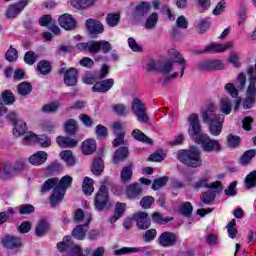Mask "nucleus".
<instances>
[{
	"mask_svg": "<svg viewBox=\"0 0 256 256\" xmlns=\"http://www.w3.org/2000/svg\"><path fill=\"white\" fill-rule=\"evenodd\" d=\"M132 137L136 141H141L142 143H147L148 145L153 144V140H151V138L147 137V135H145V133H143L139 129H135V130L132 131Z\"/></svg>",
	"mask_w": 256,
	"mask_h": 256,
	"instance_id": "33",
	"label": "nucleus"
},
{
	"mask_svg": "<svg viewBox=\"0 0 256 256\" xmlns=\"http://www.w3.org/2000/svg\"><path fill=\"white\" fill-rule=\"evenodd\" d=\"M64 83L68 87H74V85H77V69L70 68L65 72Z\"/></svg>",
	"mask_w": 256,
	"mask_h": 256,
	"instance_id": "21",
	"label": "nucleus"
},
{
	"mask_svg": "<svg viewBox=\"0 0 256 256\" xmlns=\"http://www.w3.org/2000/svg\"><path fill=\"white\" fill-rule=\"evenodd\" d=\"M93 251V248L91 247H87L85 250H84V253H83V249H81V247L79 246H74L72 248V255L73 256H89L91 255Z\"/></svg>",
	"mask_w": 256,
	"mask_h": 256,
	"instance_id": "41",
	"label": "nucleus"
},
{
	"mask_svg": "<svg viewBox=\"0 0 256 256\" xmlns=\"http://www.w3.org/2000/svg\"><path fill=\"white\" fill-rule=\"evenodd\" d=\"M205 65H206V69L208 70L214 69L215 71H219L221 69H225V65L221 60H214L211 62H207Z\"/></svg>",
	"mask_w": 256,
	"mask_h": 256,
	"instance_id": "44",
	"label": "nucleus"
},
{
	"mask_svg": "<svg viewBox=\"0 0 256 256\" xmlns=\"http://www.w3.org/2000/svg\"><path fill=\"white\" fill-rule=\"evenodd\" d=\"M201 201H203L206 205L213 203V201H215V192L211 190L204 192L201 196Z\"/></svg>",
	"mask_w": 256,
	"mask_h": 256,
	"instance_id": "47",
	"label": "nucleus"
},
{
	"mask_svg": "<svg viewBox=\"0 0 256 256\" xmlns=\"http://www.w3.org/2000/svg\"><path fill=\"white\" fill-rule=\"evenodd\" d=\"M151 9V4L147 2H142L139 6L136 8V13L138 16L143 17L149 13V10Z\"/></svg>",
	"mask_w": 256,
	"mask_h": 256,
	"instance_id": "43",
	"label": "nucleus"
},
{
	"mask_svg": "<svg viewBox=\"0 0 256 256\" xmlns=\"http://www.w3.org/2000/svg\"><path fill=\"white\" fill-rule=\"evenodd\" d=\"M95 133L98 139H105L108 135L107 127L99 124L96 126Z\"/></svg>",
	"mask_w": 256,
	"mask_h": 256,
	"instance_id": "52",
	"label": "nucleus"
},
{
	"mask_svg": "<svg viewBox=\"0 0 256 256\" xmlns=\"http://www.w3.org/2000/svg\"><path fill=\"white\" fill-rule=\"evenodd\" d=\"M36 143H39L41 147H51V138L41 135L40 137L37 136V141Z\"/></svg>",
	"mask_w": 256,
	"mask_h": 256,
	"instance_id": "60",
	"label": "nucleus"
},
{
	"mask_svg": "<svg viewBox=\"0 0 256 256\" xmlns=\"http://www.w3.org/2000/svg\"><path fill=\"white\" fill-rule=\"evenodd\" d=\"M133 177V163L124 166L120 172V179L122 183H129Z\"/></svg>",
	"mask_w": 256,
	"mask_h": 256,
	"instance_id": "24",
	"label": "nucleus"
},
{
	"mask_svg": "<svg viewBox=\"0 0 256 256\" xmlns=\"http://www.w3.org/2000/svg\"><path fill=\"white\" fill-rule=\"evenodd\" d=\"M1 97L5 105H13V103H15V95H13V92H11V90L3 91Z\"/></svg>",
	"mask_w": 256,
	"mask_h": 256,
	"instance_id": "36",
	"label": "nucleus"
},
{
	"mask_svg": "<svg viewBox=\"0 0 256 256\" xmlns=\"http://www.w3.org/2000/svg\"><path fill=\"white\" fill-rule=\"evenodd\" d=\"M161 247H173L177 243V236L171 232H164L158 238Z\"/></svg>",
	"mask_w": 256,
	"mask_h": 256,
	"instance_id": "13",
	"label": "nucleus"
},
{
	"mask_svg": "<svg viewBox=\"0 0 256 256\" xmlns=\"http://www.w3.org/2000/svg\"><path fill=\"white\" fill-rule=\"evenodd\" d=\"M223 123L225 121H216V122H210L209 125V132L214 136L217 137L221 135V131H223Z\"/></svg>",
	"mask_w": 256,
	"mask_h": 256,
	"instance_id": "32",
	"label": "nucleus"
},
{
	"mask_svg": "<svg viewBox=\"0 0 256 256\" xmlns=\"http://www.w3.org/2000/svg\"><path fill=\"white\" fill-rule=\"evenodd\" d=\"M129 157V148L127 147H121L118 150L115 151L113 162L115 164L121 163V161H125Z\"/></svg>",
	"mask_w": 256,
	"mask_h": 256,
	"instance_id": "29",
	"label": "nucleus"
},
{
	"mask_svg": "<svg viewBox=\"0 0 256 256\" xmlns=\"http://www.w3.org/2000/svg\"><path fill=\"white\" fill-rule=\"evenodd\" d=\"M94 203L98 211H103L105 207H107V203H109V191L107 190V186H105V184H101L94 199Z\"/></svg>",
	"mask_w": 256,
	"mask_h": 256,
	"instance_id": "6",
	"label": "nucleus"
},
{
	"mask_svg": "<svg viewBox=\"0 0 256 256\" xmlns=\"http://www.w3.org/2000/svg\"><path fill=\"white\" fill-rule=\"evenodd\" d=\"M189 129L188 135L198 143V145H202L203 151L206 153H213L221 151V144L219 141L212 140L211 137L207 134H201V124H199V115L191 114L188 117Z\"/></svg>",
	"mask_w": 256,
	"mask_h": 256,
	"instance_id": "1",
	"label": "nucleus"
},
{
	"mask_svg": "<svg viewBox=\"0 0 256 256\" xmlns=\"http://www.w3.org/2000/svg\"><path fill=\"white\" fill-rule=\"evenodd\" d=\"M25 169V164L20 162L16 167L12 169L9 164H0V179H9L15 173H19V171H23Z\"/></svg>",
	"mask_w": 256,
	"mask_h": 256,
	"instance_id": "8",
	"label": "nucleus"
},
{
	"mask_svg": "<svg viewBox=\"0 0 256 256\" xmlns=\"http://www.w3.org/2000/svg\"><path fill=\"white\" fill-rule=\"evenodd\" d=\"M74 221L76 223H85L84 225H89L91 223V214L84 213L81 209H77L74 214Z\"/></svg>",
	"mask_w": 256,
	"mask_h": 256,
	"instance_id": "27",
	"label": "nucleus"
},
{
	"mask_svg": "<svg viewBox=\"0 0 256 256\" xmlns=\"http://www.w3.org/2000/svg\"><path fill=\"white\" fill-rule=\"evenodd\" d=\"M113 85H115V80L111 78L102 80L93 85L92 91L93 93H107V91H109Z\"/></svg>",
	"mask_w": 256,
	"mask_h": 256,
	"instance_id": "11",
	"label": "nucleus"
},
{
	"mask_svg": "<svg viewBox=\"0 0 256 256\" xmlns=\"http://www.w3.org/2000/svg\"><path fill=\"white\" fill-rule=\"evenodd\" d=\"M167 181H169V178L167 176L154 180L152 184V189L154 191H157L161 189V187H165V185H167Z\"/></svg>",
	"mask_w": 256,
	"mask_h": 256,
	"instance_id": "46",
	"label": "nucleus"
},
{
	"mask_svg": "<svg viewBox=\"0 0 256 256\" xmlns=\"http://www.w3.org/2000/svg\"><path fill=\"white\" fill-rule=\"evenodd\" d=\"M97 151V142L93 138H89L82 143L83 155H93Z\"/></svg>",
	"mask_w": 256,
	"mask_h": 256,
	"instance_id": "20",
	"label": "nucleus"
},
{
	"mask_svg": "<svg viewBox=\"0 0 256 256\" xmlns=\"http://www.w3.org/2000/svg\"><path fill=\"white\" fill-rule=\"evenodd\" d=\"M19 211L21 215H29V213H33L35 211V207L31 204H25L19 207Z\"/></svg>",
	"mask_w": 256,
	"mask_h": 256,
	"instance_id": "62",
	"label": "nucleus"
},
{
	"mask_svg": "<svg viewBox=\"0 0 256 256\" xmlns=\"http://www.w3.org/2000/svg\"><path fill=\"white\" fill-rule=\"evenodd\" d=\"M157 21H159V16H157V13L150 15L146 21V29H153L155 25H157Z\"/></svg>",
	"mask_w": 256,
	"mask_h": 256,
	"instance_id": "54",
	"label": "nucleus"
},
{
	"mask_svg": "<svg viewBox=\"0 0 256 256\" xmlns=\"http://www.w3.org/2000/svg\"><path fill=\"white\" fill-rule=\"evenodd\" d=\"M177 157L181 163H184V165H187L188 167L197 168L203 165L201 152L197 147H191L189 150H180Z\"/></svg>",
	"mask_w": 256,
	"mask_h": 256,
	"instance_id": "4",
	"label": "nucleus"
},
{
	"mask_svg": "<svg viewBox=\"0 0 256 256\" xmlns=\"http://www.w3.org/2000/svg\"><path fill=\"white\" fill-rule=\"evenodd\" d=\"M246 189H253V187H256V170L250 172L246 178Z\"/></svg>",
	"mask_w": 256,
	"mask_h": 256,
	"instance_id": "40",
	"label": "nucleus"
},
{
	"mask_svg": "<svg viewBox=\"0 0 256 256\" xmlns=\"http://www.w3.org/2000/svg\"><path fill=\"white\" fill-rule=\"evenodd\" d=\"M27 131V124L23 120H17L14 123L13 134L15 137H21V135H25Z\"/></svg>",
	"mask_w": 256,
	"mask_h": 256,
	"instance_id": "31",
	"label": "nucleus"
},
{
	"mask_svg": "<svg viewBox=\"0 0 256 256\" xmlns=\"http://www.w3.org/2000/svg\"><path fill=\"white\" fill-rule=\"evenodd\" d=\"M173 68H174L173 61L168 60L160 67V71L161 73H163V75H169V73L173 71Z\"/></svg>",
	"mask_w": 256,
	"mask_h": 256,
	"instance_id": "55",
	"label": "nucleus"
},
{
	"mask_svg": "<svg viewBox=\"0 0 256 256\" xmlns=\"http://www.w3.org/2000/svg\"><path fill=\"white\" fill-rule=\"evenodd\" d=\"M76 49L84 53H91V55H97L99 51H102V53H109V51H111L112 49V46L111 43H109V41L107 40H92L76 44Z\"/></svg>",
	"mask_w": 256,
	"mask_h": 256,
	"instance_id": "3",
	"label": "nucleus"
},
{
	"mask_svg": "<svg viewBox=\"0 0 256 256\" xmlns=\"http://www.w3.org/2000/svg\"><path fill=\"white\" fill-rule=\"evenodd\" d=\"M45 161H47V152L45 151H38L29 157V163H31V165H43Z\"/></svg>",
	"mask_w": 256,
	"mask_h": 256,
	"instance_id": "22",
	"label": "nucleus"
},
{
	"mask_svg": "<svg viewBox=\"0 0 256 256\" xmlns=\"http://www.w3.org/2000/svg\"><path fill=\"white\" fill-rule=\"evenodd\" d=\"M89 230V224L78 225L72 231V236L78 241H83L85 239V233Z\"/></svg>",
	"mask_w": 256,
	"mask_h": 256,
	"instance_id": "23",
	"label": "nucleus"
},
{
	"mask_svg": "<svg viewBox=\"0 0 256 256\" xmlns=\"http://www.w3.org/2000/svg\"><path fill=\"white\" fill-rule=\"evenodd\" d=\"M32 86L27 82H23L18 86L19 95H29L31 93Z\"/></svg>",
	"mask_w": 256,
	"mask_h": 256,
	"instance_id": "51",
	"label": "nucleus"
},
{
	"mask_svg": "<svg viewBox=\"0 0 256 256\" xmlns=\"http://www.w3.org/2000/svg\"><path fill=\"white\" fill-rule=\"evenodd\" d=\"M237 225V222L235 219H232L230 223L227 225V231L230 239H235L237 237V234L239 233L237 231V228H235Z\"/></svg>",
	"mask_w": 256,
	"mask_h": 256,
	"instance_id": "45",
	"label": "nucleus"
},
{
	"mask_svg": "<svg viewBox=\"0 0 256 256\" xmlns=\"http://www.w3.org/2000/svg\"><path fill=\"white\" fill-rule=\"evenodd\" d=\"M132 111L141 123H149V116H147V108L145 104L139 99H134L132 102Z\"/></svg>",
	"mask_w": 256,
	"mask_h": 256,
	"instance_id": "7",
	"label": "nucleus"
},
{
	"mask_svg": "<svg viewBox=\"0 0 256 256\" xmlns=\"http://www.w3.org/2000/svg\"><path fill=\"white\" fill-rule=\"evenodd\" d=\"M121 19V16L119 14H108L106 21L110 27H116V25H119V20Z\"/></svg>",
	"mask_w": 256,
	"mask_h": 256,
	"instance_id": "48",
	"label": "nucleus"
},
{
	"mask_svg": "<svg viewBox=\"0 0 256 256\" xmlns=\"http://www.w3.org/2000/svg\"><path fill=\"white\" fill-rule=\"evenodd\" d=\"M93 179L89 177H85L82 183V191L85 195H91L93 191H95V188L93 187Z\"/></svg>",
	"mask_w": 256,
	"mask_h": 256,
	"instance_id": "35",
	"label": "nucleus"
},
{
	"mask_svg": "<svg viewBox=\"0 0 256 256\" xmlns=\"http://www.w3.org/2000/svg\"><path fill=\"white\" fill-rule=\"evenodd\" d=\"M211 177L204 176L200 181L196 182V189H200V187H207V189H219L221 187V181L210 182Z\"/></svg>",
	"mask_w": 256,
	"mask_h": 256,
	"instance_id": "16",
	"label": "nucleus"
},
{
	"mask_svg": "<svg viewBox=\"0 0 256 256\" xmlns=\"http://www.w3.org/2000/svg\"><path fill=\"white\" fill-rule=\"evenodd\" d=\"M225 195L229 197L237 195V182L230 183L228 189L225 190Z\"/></svg>",
	"mask_w": 256,
	"mask_h": 256,
	"instance_id": "64",
	"label": "nucleus"
},
{
	"mask_svg": "<svg viewBox=\"0 0 256 256\" xmlns=\"http://www.w3.org/2000/svg\"><path fill=\"white\" fill-rule=\"evenodd\" d=\"M85 25L89 33H91L92 35H99L104 31L103 24H101L99 20L89 18L88 20H86Z\"/></svg>",
	"mask_w": 256,
	"mask_h": 256,
	"instance_id": "14",
	"label": "nucleus"
},
{
	"mask_svg": "<svg viewBox=\"0 0 256 256\" xmlns=\"http://www.w3.org/2000/svg\"><path fill=\"white\" fill-rule=\"evenodd\" d=\"M141 193H143V187L139 183H132L126 188L128 199H137Z\"/></svg>",
	"mask_w": 256,
	"mask_h": 256,
	"instance_id": "18",
	"label": "nucleus"
},
{
	"mask_svg": "<svg viewBox=\"0 0 256 256\" xmlns=\"http://www.w3.org/2000/svg\"><path fill=\"white\" fill-rule=\"evenodd\" d=\"M169 55L175 60L176 63L180 64V77H183L185 73V67H187L185 58H183V56L175 49L169 50Z\"/></svg>",
	"mask_w": 256,
	"mask_h": 256,
	"instance_id": "19",
	"label": "nucleus"
},
{
	"mask_svg": "<svg viewBox=\"0 0 256 256\" xmlns=\"http://www.w3.org/2000/svg\"><path fill=\"white\" fill-rule=\"evenodd\" d=\"M58 22L62 29L65 31H73V29H77V20L73 18L71 14H63L58 18Z\"/></svg>",
	"mask_w": 256,
	"mask_h": 256,
	"instance_id": "9",
	"label": "nucleus"
},
{
	"mask_svg": "<svg viewBox=\"0 0 256 256\" xmlns=\"http://www.w3.org/2000/svg\"><path fill=\"white\" fill-rule=\"evenodd\" d=\"M71 183H73V178L69 175L62 177L59 181L58 178L48 179L42 186V191H50L53 189V193L50 198V203L52 207L55 205H59L63 201V197H65V192L68 187H71Z\"/></svg>",
	"mask_w": 256,
	"mask_h": 256,
	"instance_id": "2",
	"label": "nucleus"
},
{
	"mask_svg": "<svg viewBox=\"0 0 256 256\" xmlns=\"http://www.w3.org/2000/svg\"><path fill=\"white\" fill-rule=\"evenodd\" d=\"M128 45L130 49H132L136 53H141V51H143V48L141 47V45H139L134 38L128 39Z\"/></svg>",
	"mask_w": 256,
	"mask_h": 256,
	"instance_id": "58",
	"label": "nucleus"
},
{
	"mask_svg": "<svg viewBox=\"0 0 256 256\" xmlns=\"http://www.w3.org/2000/svg\"><path fill=\"white\" fill-rule=\"evenodd\" d=\"M6 60L10 61V63H13V61H17V58L19 57L18 52L13 46H10V49L5 54Z\"/></svg>",
	"mask_w": 256,
	"mask_h": 256,
	"instance_id": "50",
	"label": "nucleus"
},
{
	"mask_svg": "<svg viewBox=\"0 0 256 256\" xmlns=\"http://www.w3.org/2000/svg\"><path fill=\"white\" fill-rule=\"evenodd\" d=\"M224 89L233 98H235V97H237L239 95V91H237V88L235 87V84H233V83H227L224 86Z\"/></svg>",
	"mask_w": 256,
	"mask_h": 256,
	"instance_id": "56",
	"label": "nucleus"
},
{
	"mask_svg": "<svg viewBox=\"0 0 256 256\" xmlns=\"http://www.w3.org/2000/svg\"><path fill=\"white\" fill-rule=\"evenodd\" d=\"M56 143H58L59 147H63L64 149L77 147L79 141L77 139L65 136H58L56 138Z\"/></svg>",
	"mask_w": 256,
	"mask_h": 256,
	"instance_id": "17",
	"label": "nucleus"
},
{
	"mask_svg": "<svg viewBox=\"0 0 256 256\" xmlns=\"http://www.w3.org/2000/svg\"><path fill=\"white\" fill-rule=\"evenodd\" d=\"M60 158L68 167H73L75 163H77V160L75 159V156L73 155V152L71 150H64L60 152Z\"/></svg>",
	"mask_w": 256,
	"mask_h": 256,
	"instance_id": "28",
	"label": "nucleus"
},
{
	"mask_svg": "<svg viewBox=\"0 0 256 256\" xmlns=\"http://www.w3.org/2000/svg\"><path fill=\"white\" fill-rule=\"evenodd\" d=\"M92 173L94 175H101L103 173V159L96 158L92 164Z\"/></svg>",
	"mask_w": 256,
	"mask_h": 256,
	"instance_id": "42",
	"label": "nucleus"
},
{
	"mask_svg": "<svg viewBox=\"0 0 256 256\" xmlns=\"http://www.w3.org/2000/svg\"><path fill=\"white\" fill-rule=\"evenodd\" d=\"M227 141H228V145L230 147H239V144L241 143V138H239L238 136H233V135H228L227 137Z\"/></svg>",
	"mask_w": 256,
	"mask_h": 256,
	"instance_id": "61",
	"label": "nucleus"
},
{
	"mask_svg": "<svg viewBox=\"0 0 256 256\" xmlns=\"http://www.w3.org/2000/svg\"><path fill=\"white\" fill-rule=\"evenodd\" d=\"M24 61L27 65H33L37 61V55L33 51H29L24 56Z\"/></svg>",
	"mask_w": 256,
	"mask_h": 256,
	"instance_id": "57",
	"label": "nucleus"
},
{
	"mask_svg": "<svg viewBox=\"0 0 256 256\" xmlns=\"http://www.w3.org/2000/svg\"><path fill=\"white\" fill-rule=\"evenodd\" d=\"M134 219L137 223L138 229L140 230L149 229V227H151V220L149 219V214L145 212L135 213Z\"/></svg>",
	"mask_w": 256,
	"mask_h": 256,
	"instance_id": "10",
	"label": "nucleus"
},
{
	"mask_svg": "<svg viewBox=\"0 0 256 256\" xmlns=\"http://www.w3.org/2000/svg\"><path fill=\"white\" fill-rule=\"evenodd\" d=\"M201 117L204 123H217V121H225V116L217 114V105L214 103L208 104L201 111Z\"/></svg>",
	"mask_w": 256,
	"mask_h": 256,
	"instance_id": "5",
	"label": "nucleus"
},
{
	"mask_svg": "<svg viewBox=\"0 0 256 256\" xmlns=\"http://www.w3.org/2000/svg\"><path fill=\"white\" fill-rule=\"evenodd\" d=\"M255 155H256L255 149L244 152V154L240 158L241 165H248V163H251V160L253 159V157H255Z\"/></svg>",
	"mask_w": 256,
	"mask_h": 256,
	"instance_id": "37",
	"label": "nucleus"
},
{
	"mask_svg": "<svg viewBox=\"0 0 256 256\" xmlns=\"http://www.w3.org/2000/svg\"><path fill=\"white\" fill-rule=\"evenodd\" d=\"M233 47V42H227L225 44H212L206 47L205 50L201 51V53H223V51H227V49H231Z\"/></svg>",
	"mask_w": 256,
	"mask_h": 256,
	"instance_id": "15",
	"label": "nucleus"
},
{
	"mask_svg": "<svg viewBox=\"0 0 256 256\" xmlns=\"http://www.w3.org/2000/svg\"><path fill=\"white\" fill-rule=\"evenodd\" d=\"M64 129L66 133H69V135H75L78 129L77 121L73 119L68 120L64 125Z\"/></svg>",
	"mask_w": 256,
	"mask_h": 256,
	"instance_id": "38",
	"label": "nucleus"
},
{
	"mask_svg": "<svg viewBox=\"0 0 256 256\" xmlns=\"http://www.w3.org/2000/svg\"><path fill=\"white\" fill-rule=\"evenodd\" d=\"M49 222L46 220H40L36 226L35 233L37 237H43V235H46V233H49Z\"/></svg>",
	"mask_w": 256,
	"mask_h": 256,
	"instance_id": "30",
	"label": "nucleus"
},
{
	"mask_svg": "<svg viewBox=\"0 0 256 256\" xmlns=\"http://www.w3.org/2000/svg\"><path fill=\"white\" fill-rule=\"evenodd\" d=\"M70 3L75 9H87L95 4V0H70Z\"/></svg>",
	"mask_w": 256,
	"mask_h": 256,
	"instance_id": "34",
	"label": "nucleus"
},
{
	"mask_svg": "<svg viewBox=\"0 0 256 256\" xmlns=\"http://www.w3.org/2000/svg\"><path fill=\"white\" fill-rule=\"evenodd\" d=\"M37 70L42 75H49V73H51V63L48 61H40L37 65Z\"/></svg>",
	"mask_w": 256,
	"mask_h": 256,
	"instance_id": "39",
	"label": "nucleus"
},
{
	"mask_svg": "<svg viewBox=\"0 0 256 256\" xmlns=\"http://www.w3.org/2000/svg\"><path fill=\"white\" fill-rule=\"evenodd\" d=\"M59 109V103H51V104H46L42 107V111L44 113H55Z\"/></svg>",
	"mask_w": 256,
	"mask_h": 256,
	"instance_id": "59",
	"label": "nucleus"
},
{
	"mask_svg": "<svg viewBox=\"0 0 256 256\" xmlns=\"http://www.w3.org/2000/svg\"><path fill=\"white\" fill-rule=\"evenodd\" d=\"M155 203V198L152 196H145L141 199L140 205L142 209H151V205Z\"/></svg>",
	"mask_w": 256,
	"mask_h": 256,
	"instance_id": "49",
	"label": "nucleus"
},
{
	"mask_svg": "<svg viewBox=\"0 0 256 256\" xmlns=\"http://www.w3.org/2000/svg\"><path fill=\"white\" fill-rule=\"evenodd\" d=\"M219 109L224 115H230L233 109V104H231V99L229 97H223L220 99Z\"/></svg>",
	"mask_w": 256,
	"mask_h": 256,
	"instance_id": "26",
	"label": "nucleus"
},
{
	"mask_svg": "<svg viewBox=\"0 0 256 256\" xmlns=\"http://www.w3.org/2000/svg\"><path fill=\"white\" fill-rule=\"evenodd\" d=\"M27 7V1L23 0L17 4L10 5L6 11V17L8 19H15L21 11H23Z\"/></svg>",
	"mask_w": 256,
	"mask_h": 256,
	"instance_id": "12",
	"label": "nucleus"
},
{
	"mask_svg": "<svg viewBox=\"0 0 256 256\" xmlns=\"http://www.w3.org/2000/svg\"><path fill=\"white\" fill-rule=\"evenodd\" d=\"M2 243L7 249H15V247H21V239L13 236H5L2 240Z\"/></svg>",
	"mask_w": 256,
	"mask_h": 256,
	"instance_id": "25",
	"label": "nucleus"
},
{
	"mask_svg": "<svg viewBox=\"0 0 256 256\" xmlns=\"http://www.w3.org/2000/svg\"><path fill=\"white\" fill-rule=\"evenodd\" d=\"M180 212L185 217H190L191 213H193V205H191L190 202H185L184 204H182Z\"/></svg>",
	"mask_w": 256,
	"mask_h": 256,
	"instance_id": "53",
	"label": "nucleus"
},
{
	"mask_svg": "<svg viewBox=\"0 0 256 256\" xmlns=\"http://www.w3.org/2000/svg\"><path fill=\"white\" fill-rule=\"evenodd\" d=\"M127 207V204L118 202L116 203L114 213L118 215V217H123L125 214V209Z\"/></svg>",
	"mask_w": 256,
	"mask_h": 256,
	"instance_id": "63",
	"label": "nucleus"
}]
</instances>
